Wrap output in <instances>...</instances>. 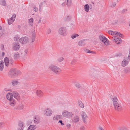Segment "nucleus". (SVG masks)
<instances>
[{
  "label": "nucleus",
  "mask_w": 130,
  "mask_h": 130,
  "mask_svg": "<svg viewBox=\"0 0 130 130\" xmlns=\"http://www.w3.org/2000/svg\"><path fill=\"white\" fill-rule=\"evenodd\" d=\"M19 83H20L18 81L16 80H14L12 82V84L13 86H15Z\"/></svg>",
  "instance_id": "7c9ffc66"
},
{
  "label": "nucleus",
  "mask_w": 130,
  "mask_h": 130,
  "mask_svg": "<svg viewBox=\"0 0 130 130\" xmlns=\"http://www.w3.org/2000/svg\"><path fill=\"white\" fill-rule=\"evenodd\" d=\"M52 111L49 108L45 109L44 111V114L47 116H51L52 114Z\"/></svg>",
  "instance_id": "9d476101"
},
{
  "label": "nucleus",
  "mask_w": 130,
  "mask_h": 130,
  "mask_svg": "<svg viewBox=\"0 0 130 130\" xmlns=\"http://www.w3.org/2000/svg\"><path fill=\"white\" fill-rule=\"evenodd\" d=\"M65 3H64V2L62 4V5L63 6H65Z\"/></svg>",
  "instance_id": "e2e57ef3"
},
{
  "label": "nucleus",
  "mask_w": 130,
  "mask_h": 130,
  "mask_svg": "<svg viewBox=\"0 0 130 130\" xmlns=\"http://www.w3.org/2000/svg\"><path fill=\"white\" fill-rule=\"evenodd\" d=\"M98 130H104L103 128L101 126H99L98 128Z\"/></svg>",
  "instance_id": "5fc2aeb1"
},
{
  "label": "nucleus",
  "mask_w": 130,
  "mask_h": 130,
  "mask_svg": "<svg viewBox=\"0 0 130 130\" xmlns=\"http://www.w3.org/2000/svg\"><path fill=\"white\" fill-rule=\"evenodd\" d=\"M86 52L88 53H92V52H93V51H90L88 49H86Z\"/></svg>",
  "instance_id": "a18cd8bd"
},
{
  "label": "nucleus",
  "mask_w": 130,
  "mask_h": 130,
  "mask_svg": "<svg viewBox=\"0 0 130 130\" xmlns=\"http://www.w3.org/2000/svg\"><path fill=\"white\" fill-rule=\"evenodd\" d=\"M113 105L115 110L118 111H121L122 108L121 105L119 104L118 103H114Z\"/></svg>",
  "instance_id": "39448f33"
},
{
  "label": "nucleus",
  "mask_w": 130,
  "mask_h": 130,
  "mask_svg": "<svg viewBox=\"0 0 130 130\" xmlns=\"http://www.w3.org/2000/svg\"><path fill=\"white\" fill-rule=\"evenodd\" d=\"M5 54V53L4 52H3L2 53V56H3Z\"/></svg>",
  "instance_id": "69168bd1"
},
{
  "label": "nucleus",
  "mask_w": 130,
  "mask_h": 130,
  "mask_svg": "<svg viewBox=\"0 0 130 130\" xmlns=\"http://www.w3.org/2000/svg\"><path fill=\"white\" fill-rule=\"evenodd\" d=\"M1 48L2 50H4V46L3 44H2L1 45Z\"/></svg>",
  "instance_id": "6e6d98bb"
},
{
  "label": "nucleus",
  "mask_w": 130,
  "mask_h": 130,
  "mask_svg": "<svg viewBox=\"0 0 130 130\" xmlns=\"http://www.w3.org/2000/svg\"><path fill=\"white\" fill-rule=\"evenodd\" d=\"M58 123H60L61 125L62 126H63L64 125V124L63 123L62 121L61 120H59Z\"/></svg>",
  "instance_id": "de8ad7c7"
},
{
  "label": "nucleus",
  "mask_w": 130,
  "mask_h": 130,
  "mask_svg": "<svg viewBox=\"0 0 130 130\" xmlns=\"http://www.w3.org/2000/svg\"><path fill=\"white\" fill-rule=\"evenodd\" d=\"M78 36L79 35L78 34H74L71 36V37L72 39H74L76 37Z\"/></svg>",
  "instance_id": "f704fd0d"
},
{
  "label": "nucleus",
  "mask_w": 130,
  "mask_h": 130,
  "mask_svg": "<svg viewBox=\"0 0 130 130\" xmlns=\"http://www.w3.org/2000/svg\"><path fill=\"white\" fill-rule=\"evenodd\" d=\"M115 33H113V34H115L117 36H118L120 37H122V35L120 33L118 32H115Z\"/></svg>",
  "instance_id": "ea45409f"
},
{
  "label": "nucleus",
  "mask_w": 130,
  "mask_h": 130,
  "mask_svg": "<svg viewBox=\"0 0 130 130\" xmlns=\"http://www.w3.org/2000/svg\"><path fill=\"white\" fill-rule=\"evenodd\" d=\"M4 124V123L2 122H0V128L2 127H3V125Z\"/></svg>",
  "instance_id": "864d4df0"
},
{
  "label": "nucleus",
  "mask_w": 130,
  "mask_h": 130,
  "mask_svg": "<svg viewBox=\"0 0 130 130\" xmlns=\"http://www.w3.org/2000/svg\"><path fill=\"white\" fill-rule=\"evenodd\" d=\"M4 62L2 61H1L0 63V70L2 71L4 68V65L3 64Z\"/></svg>",
  "instance_id": "cd10ccee"
},
{
  "label": "nucleus",
  "mask_w": 130,
  "mask_h": 130,
  "mask_svg": "<svg viewBox=\"0 0 130 130\" xmlns=\"http://www.w3.org/2000/svg\"><path fill=\"white\" fill-rule=\"evenodd\" d=\"M17 130H23V129L18 128Z\"/></svg>",
  "instance_id": "774afa93"
},
{
  "label": "nucleus",
  "mask_w": 130,
  "mask_h": 130,
  "mask_svg": "<svg viewBox=\"0 0 130 130\" xmlns=\"http://www.w3.org/2000/svg\"><path fill=\"white\" fill-rule=\"evenodd\" d=\"M41 20L40 19H39V21H38V23H41Z\"/></svg>",
  "instance_id": "0e129e2a"
},
{
  "label": "nucleus",
  "mask_w": 130,
  "mask_h": 130,
  "mask_svg": "<svg viewBox=\"0 0 130 130\" xmlns=\"http://www.w3.org/2000/svg\"><path fill=\"white\" fill-rule=\"evenodd\" d=\"M21 73V72L20 71L15 69L16 76L20 74Z\"/></svg>",
  "instance_id": "4c0bfd02"
},
{
  "label": "nucleus",
  "mask_w": 130,
  "mask_h": 130,
  "mask_svg": "<svg viewBox=\"0 0 130 130\" xmlns=\"http://www.w3.org/2000/svg\"><path fill=\"white\" fill-rule=\"evenodd\" d=\"M62 114L64 117L68 118L71 117L73 115V114L72 112H69L66 110H64Z\"/></svg>",
  "instance_id": "7ed1b4c3"
},
{
  "label": "nucleus",
  "mask_w": 130,
  "mask_h": 130,
  "mask_svg": "<svg viewBox=\"0 0 130 130\" xmlns=\"http://www.w3.org/2000/svg\"><path fill=\"white\" fill-rule=\"evenodd\" d=\"M71 125L70 124H68L67 125V127L68 129H69Z\"/></svg>",
  "instance_id": "8fccbe9b"
},
{
  "label": "nucleus",
  "mask_w": 130,
  "mask_h": 130,
  "mask_svg": "<svg viewBox=\"0 0 130 130\" xmlns=\"http://www.w3.org/2000/svg\"><path fill=\"white\" fill-rule=\"evenodd\" d=\"M71 17H70L67 16L65 17L64 19V21H69Z\"/></svg>",
  "instance_id": "72a5a7b5"
},
{
  "label": "nucleus",
  "mask_w": 130,
  "mask_h": 130,
  "mask_svg": "<svg viewBox=\"0 0 130 130\" xmlns=\"http://www.w3.org/2000/svg\"><path fill=\"white\" fill-rule=\"evenodd\" d=\"M77 62V60H74L72 61L71 64L72 65H75Z\"/></svg>",
  "instance_id": "58836bf2"
},
{
  "label": "nucleus",
  "mask_w": 130,
  "mask_h": 130,
  "mask_svg": "<svg viewBox=\"0 0 130 130\" xmlns=\"http://www.w3.org/2000/svg\"><path fill=\"white\" fill-rule=\"evenodd\" d=\"M9 101V104L11 106L14 107L15 106L16 104V100L14 98H12L11 100Z\"/></svg>",
  "instance_id": "2eb2a0df"
},
{
  "label": "nucleus",
  "mask_w": 130,
  "mask_h": 130,
  "mask_svg": "<svg viewBox=\"0 0 130 130\" xmlns=\"http://www.w3.org/2000/svg\"><path fill=\"white\" fill-rule=\"evenodd\" d=\"M119 130H126V129L124 127H121L120 128Z\"/></svg>",
  "instance_id": "4d7b16f0"
},
{
  "label": "nucleus",
  "mask_w": 130,
  "mask_h": 130,
  "mask_svg": "<svg viewBox=\"0 0 130 130\" xmlns=\"http://www.w3.org/2000/svg\"><path fill=\"white\" fill-rule=\"evenodd\" d=\"M2 5L5 6L6 4V2L5 0H2Z\"/></svg>",
  "instance_id": "a19ab883"
},
{
  "label": "nucleus",
  "mask_w": 130,
  "mask_h": 130,
  "mask_svg": "<svg viewBox=\"0 0 130 130\" xmlns=\"http://www.w3.org/2000/svg\"><path fill=\"white\" fill-rule=\"evenodd\" d=\"M124 71L126 73H129L130 72V68H127L125 69Z\"/></svg>",
  "instance_id": "c9c22d12"
},
{
  "label": "nucleus",
  "mask_w": 130,
  "mask_h": 130,
  "mask_svg": "<svg viewBox=\"0 0 130 130\" xmlns=\"http://www.w3.org/2000/svg\"><path fill=\"white\" fill-rule=\"evenodd\" d=\"M13 95L11 93H9L7 94L6 95V97L7 99L10 100L12 99L13 98Z\"/></svg>",
  "instance_id": "6ab92c4d"
},
{
  "label": "nucleus",
  "mask_w": 130,
  "mask_h": 130,
  "mask_svg": "<svg viewBox=\"0 0 130 130\" xmlns=\"http://www.w3.org/2000/svg\"><path fill=\"white\" fill-rule=\"evenodd\" d=\"M99 37L100 41L104 43L105 45H108V41L106 37L103 35H100Z\"/></svg>",
  "instance_id": "f03ea898"
},
{
  "label": "nucleus",
  "mask_w": 130,
  "mask_h": 130,
  "mask_svg": "<svg viewBox=\"0 0 130 130\" xmlns=\"http://www.w3.org/2000/svg\"><path fill=\"white\" fill-rule=\"evenodd\" d=\"M81 116L83 121L85 123H87L86 119L88 118V116L86 113L84 111H82L81 113Z\"/></svg>",
  "instance_id": "423d86ee"
},
{
  "label": "nucleus",
  "mask_w": 130,
  "mask_h": 130,
  "mask_svg": "<svg viewBox=\"0 0 130 130\" xmlns=\"http://www.w3.org/2000/svg\"><path fill=\"white\" fill-rule=\"evenodd\" d=\"M62 116L61 115H57L56 116H54L53 118V120H57L58 119L61 118Z\"/></svg>",
  "instance_id": "b1692460"
},
{
  "label": "nucleus",
  "mask_w": 130,
  "mask_h": 130,
  "mask_svg": "<svg viewBox=\"0 0 130 130\" xmlns=\"http://www.w3.org/2000/svg\"><path fill=\"white\" fill-rule=\"evenodd\" d=\"M20 56V54L18 52L15 53L14 55V57L15 59H17Z\"/></svg>",
  "instance_id": "bb28decb"
},
{
  "label": "nucleus",
  "mask_w": 130,
  "mask_h": 130,
  "mask_svg": "<svg viewBox=\"0 0 130 130\" xmlns=\"http://www.w3.org/2000/svg\"><path fill=\"white\" fill-rule=\"evenodd\" d=\"M84 7L85 11L87 12H88L89 8V7L88 4H86L84 6Z\"/></svg>",
  "instance_id": "c85d7f7f"
},
{
  "label": "nucleus",
  "mask_w": 130,
  "mask_h": 130,
  "mask_svg": "<svg viewBox=\"0 0 130 130\" xmlns=\"http://www.w3.org/2000/svg\"><path fill=\"white\" fill-rule=\"evenodd\" d=\"M38 8L36 7L34 8V10L36 12L38 11Z\"/></svg>",
  "instance_id": "603ef678"
},
{
  "label": "nucleus",
  "mask_w": 130,
  "mask_h": 130,
  "mask_svg": "<svg viewBox=\"0 0 130 130\" xmlns=\"http://www.w3.org/2000/svg\"><path fill=\"white\" fill-rule=\"evenodd\" d=\"M79 104L81 108H83L84 107V105L82 102H79Z\"/></svg>",
  "instance_id": "e433bc0d"
},
{
  "label": "nucleus",
  "mask_w": 130,
  "mask_h": 130,
  "mask_svg": "<svg viewBox=\"0 0 130 130\" xmlns=\"http://www.w3.org/2000/svg\"><path fill=\"white\" fill-rule=\"evenodd\" d=\"M108 34H110L111 35H112L113 34V33H114L113 32V31H111L110 30L108 32Z\"/></svg>",
  "instance_id": "09e8293b"
},
{
  "label": "nucleus",
  "mask_w": 130,
  "mask_h": 130,
  "mask_svg": "<svg viewBox=\"0 0 130 130\" xmlns=\"http://www.w3.org/2000/svg\"><path fill=\"white\" fill-rule=\"evenodd\" d=\"M64 58L63 57H61L58 59V60L59 62H61L63 60Z\"/></svg>",
  "instance_id": "79ce46f5"
},
{
  "label": "nucleus",
  "mask_w": 130,
  "mask_h": 130,
  "mask_svg": "<svg viewBox=\"0 0 130 130\" xmlns=\"http://www.w3.org/2000/svg\"><path fill=\"white\" fill-rule=\"evenodd\" d=\"M35 35L33 33L32 35V36L30 40V41L31 42H33L34 41L35 39Z\"/></svg>",
  "instance_id": "2f4dec72"
},
{
  "label": "nucleus",
  "mask_w": 130,
  "mask_h": 130,
  "mask_svg": "<svg viewBox=\"0 0 130 130\" xmlns=\"http://www.w3.org/2000/svg\"><path fill=\"white\" fill-rule=\"evenodd\" d=\"M36 94L39 97H41L43 95V93L40 90H37L36 91Z\"/></svg>",
  "instance_id": "5701e85b"
},
{
  "label": "nucleus",
  "mask_w": 130,
  "mask_h": 130,
  "mask_svg": "<svg viewBox=\"0 0 130 130\" xmlns=\"http://www.w3.org/2000/svg\"><path fill=\"white\" fill-rule=\"evenodd\" d=\"M85 127L84 126H81L80 128V130H84Z\"/></svg>",
  "instance_id": "bf43d9fd"
},
{
  "label": "nucleus",
  "mask_w": 130,
  "mask_h": 130,
  "mask_svg": "<svg viewBox=\"0 0 130 130\" xmlns=\"http://www.w3.org/2000/svg\"><path fill=\"white\" fill-rule=\"evenodd\" d=\"M74 85L77 88H80L81 87L80 84L79 82H74Z\"/></svg>",
  "instance_id": "a878e982"
},
{
  "label": "nucleus",
  "mask_w": 130,
  "mask_h": 130,
  "mask_svg": "<svg viewBox=\"0 0 130 130\" xmlns=\"http://www.w3.org/2000/svg\"><path fill=\"white\" fill-rule=\"evenodd\" d=\"M129 59L127 58H125L122 61V66L123 67H125L127 65L129 61Z\"/></svg>",
  "instance_id": "ddd939ff"
},
{
  "label": "nucleus",
  "mask_w": 130,
  "mask_h": 130,
  "mask_svg": "<svg viewBox=\"0 0 130 130\" xmlns=\"http://www.w3.org/2000/svg\"><path fill=\"white\" fill-rule=\"evenodd\" d=\"M129 54L128 55V57L127 58L128 59H129V60H130V49L129 50Z\"/></svg>",
  "instance_id": "052dcab7"
},
{
  "label": "nucleus",
  "mask_w": 130,
  "mask_h": 130,
  "mask_svg": "<svg viewBox=\"0 0 130 130\" xmlns=\"http://www.w3.org/2000/svg\"><path fill=\"white\" fill-rule=\"evenodd\" d=\"M28 52V50L27 49H26L25 50L24 53L26 55L27 54V53Z\"/></svg>",
  "instance_id": "13d9d810"
},
{
  "label": "nucleus",
  "mask_w": 130,
  "mask_h": 130,
  "mask_svg": "<svg viewBox=\"0 0 130 130\" xmlns=\"http://www.w3.org/2000/svg\"><path fill=\"white\" fill-rule=\"evenodd\" d=\"M20 43L22 44H25L29 42V39L27 37H25L21 38L19 40Z\"/></svg>",
  "instance_id": "6e6552de"
},
{
  "label": "nucleus",
  "mask_w": 130,
  "mask_h": 130,
  "mask_svg": "<svg viewBox=\"0 0 130 130\" xmlns=\"http://www.w3.org/2000/svg\"><path fill=\"white\" fill-rule=\"evenodd\" d=\"M79 120L80 119L79 116L76 115H75L72 119V121L75 123L78 122L79 121Z\"/></svg>",
  "instance_id": "4468645a"
},
{
  "label": "nucleus",
  "mask_w": 130,
  "mask_h": 130,
  "mask_svg": "<svg viewBox=\"0 0 130 130\" xmlns=\"http://www.w3.org/2000/svg\"><path fill=\"white\" fill-rule=\"evenodd\" d=\"M51 32V30L50 29H48L47 31V34H49Z\"/></svg>",
  "instance_id": "3c124183"
},
{
  "label": "nucleus",
  "mask_w": 130,
  "mask_h": 130,
  "mask_svg": "<svg viewBox=\"0 0 130 130\" xmlns=\"http://www.w3.org/2000/svg\"><path fill=\"white\" fill-rule=\"evenodd\" d=\"M9 64L12 65V62H11L10 61H9Z\"/></svg>",
  "instance_id": "338daca9"
},
{
  "label": "nucleus",
  "mask_w": 130,
  "mask_h": 130,
  "mask_svg": "<svg viewBox=\"0 0 130 130\" xmlns=\"http://www.w3.org/2000/svg\"><path fill=\"white\" fill-rule=\"evenodd\" d=\"M48 68L50 70L57 74L60 73L62 70L61 69L57 66L53 64H51L49 66Z\"/></svg>",
  "instance_id": "f257e3e1"
},
{
  "label": "nucleus",
  "mask_w": 130,
  "mask_h": 130,
  "mask_svg": "<svg viewBox=\"0 0 130 130\" xmlns=\"http://www.w3.org/2000/svg\"><path fill=\"white\" fill-rule=\"evenodd\" d=\"M16 17V14H13L11 17L8 20V23L9 25H10L14 22L15 19Z\"/></svg>",
  "instance_id": "1a4fd4ad"
},
{
  "label": "nucleus",
  "mask_w": 130,
  "mask_h": 130,
  "mask_svg": "<svg viewBox=\"0 0 130 130\" xmlns=\"http://www.w3.org/2000/svg\"><path fill=\"white\" fill-rule=\"evenodd\" d=\"M59 32L61 35L64 36H66L67 34L66 28L65 27H61L59 29Z\"/></svg>",
  "instance_id": "20e7f679"
},
{
  "label": "nucleus",
  "mask_w": 130,
  "mask_h": 130,
  "mask_svg": "<svg viewBox=\"0 0 130 130\" xmlns=\"http://www.w3.org/2000/svg\"><path fill=\"white\" fill-rule=\"evenodd\" d=\"M65 3L68 6H70L72 4L71 0H65Z\"/></svg>",
  "instance_id": "4be33fe9"
},
{
  "label": "nucleus",
  "mask_w": 130,
  "mask_h": 130,
  "mask_svg": "<svg viewBox=\"0 0 130 130\" xmlns=\"http://www.w3.org/2000/svg\"><path fill=\"white\" fill-rule=\"evenodd\" d=\"M85 40H82L79 41L78 43V45L80 46H84L86 44Z\"/></svg>",
  "instance_id": "f3484780"
},
{
  "label": "nucleus",
  "mask_w": 130,
  "mask_h": 130,
  "mask_svg": "<svg viewBox=\"0 0 130 130\" xmlns=\"http://www.w3.org/2000/svg\"><path fill=\"white\" fill-rule=\"evenodd\" d=\"M18 128L23 129L24 127L23 123L21 121H20L18 123Z\"/></svg>",
  "instance_id": "a211bd4d"
},
{
  "label": "nucleus",
  "mask_w": 130,
  "mask_h": 130,
  "mask_svg": "<svg viewBox=\"0 0 130 130\" xmlns=\"http://www.w3.org/2000/svg\"><path fill=\"white\" fill-rule=\"evenodd\" d=\"M13 97L15 98L18 101H19L20 98L19 93L15 91H14L13 92Z\"/></svg>",
  "instance_id": "f8f14e48"
},
{
  "label": "nucleus",
  "mask_w": 130,
  "mask_h": 130,
  "mask_svg": "<svg viewBox=\"0 0 130 130\" xmlns=\"http://www.w3.org/2000/svg\"><path fill=\"white\" fill-rule=\"evenodd\" d=\"M9 61L7 57H6L4 58V62L5 65L6 66H8L9 64Z\"/></svg>",
  "instance_id": "393cba45"
},
{
  "label": "nucleus",
  "mask_w": 130,
  "mask_h": 130,
  "mask_svg": "<svg viewBox=\"0 0 130 130\" xmlns=\"http://www.w3.org/2000/svg\"><path fill=\"white\" fill-rule=\"evenodd\" d=\"M116 5V4L115 3H112L111 5V6L112 7H115Z\"/></svg>",
  "instance_id": "49530a36"
},
{
  "label": "nucleus",
  "mask_w": 130,
  "mask_h": 130,
  "mask_svg": "<svg viewBox=\"0 0 130 130\" xmlns=\"http://www.w3.org/2000/svg\"><path fill=\"white\" fill-rule=\"evenodd\" d=\"M24 108V105L23 104H21L16 108H14V109H18L19 110H22Z\"/></svg>",
  "instance_id": "aec40b11"
},
{
  "label": "nucleus",
  "mask_w": 130,
  "mask_h": 130,
  "mask_svg": "<svg viewBox=\"0 0 130 130\" xmlns=\"http://www.w3.org/2000/svg\"><path fill=\"white\" fill-rule=\"evenodd\" d=\"M111 100L113 102V104L114 103H117V101L118 100L117 98L115 97L112 98H111Z\"/></svg>",
  "instance_id": "473e14b6"
},
{
  "label": "nucleus",
  "mask_w": 130,
  "mask_h": 130,
  "mask_svg": "<svg viewBox=\"0 0 130 130\" xmlns=\"http://www.w3.org/2000/svg\"><path fill=\"white\" fill-rule=\"evenodd\" d=\"M33 22V19L32 18H31L28 20V23H29V25L32 26Z\"/></svg>",
  "instance_id": "c756f323"
},
{
  "label": "nucleus",
  "mask_w": 130,
  "mask_h": 130,
  "mask_svg": "<svg viewBox=\"0 0 130 130\" xmlns=\"http://www.w3.org/2000/svg\"><path fill=\"white\" fill-rule=\"evenodd\" d=\"M34 121L35 123H38V120H37L36 118L35 117L34 119Z\"/></svg>",
  "instance_id": "37998d69"
},
{
  "label": "nucleus",
  "mask_w": 130,
  "mask_h": 130,
  "mask_svg": "<svg viewBox=\"0 0 130 130\" xmlns=\"http://www.w3.org/2000/svg\"><path fill=\"white\" fill-rule=\"evenodd\" d=\"M8 75L9 77L11 78L15 76V69L12 68L11 69L8 73Z\"/></svg>",
  "instance_id": "0eeeda50"
},
{
  "label": "nucleus",
  "mask_w": 130,
  "mask_h": 130,
  "mask_svg": "<svg viewBox=\"0 0 130 130\" xmlns=\"http://www.w3.org/2000/svg\"><path fill=\"white\" fill-rule=\"evenodd\" d=\"M127 11V9H124L122 11V13L124 14Z\"/></svg>",
  "instance_id": "c03bdc74"
},
{
  "label": "nucleus",
  "mask_w": 130,
  "mask_h": 130,
  "mask_svg": "<svg viewBox=\"0 0 130 130\" xmlns=\"http://www.w3.org/2000/svg\"><path fill=\"white\" fill-rule=\"evenodd\" d=\"M42 4H41H41H40L39 5V10H40L41 9V6H42Z\"/></svg>",
  "instance_id": "680f3d73"
},
{
  "label": "nucleus",
  "mask_w": 130,
  "mask_h": 130,
  "mask_svg": "<svg viewBox=\"0 0 130 130\" xmlns=\"http://www.w3.org/2000/svg\"><path fill=\"white\" fill-rule=\"evenodd\" d=\"M114 40L115 43L118 44H120L122 42V40L121 39V38L117 36L114 37Z\"/></svg>",
  "instance_id": "dca6fc26"
},
{
  "label": "nucleus",
  "mask_w": 130,
  "mask_h": 130,
  "mask_svg": "<svg viewBox=\"0 0 130 130\" xmlns=\"http://www.w3.org/2000/svg\"><path fill=\"white\" fill-rule=\"evenodd\" d=\"M20 47V44L18 43H13V48L15 51L18 50Z\"/></svg>",
  "instance_id": "9b49d317"
},
{
  "label": "nucleus",
  "mask_w": 130,
  "mask_h": 130,
  "mask_svg": "<svg viewBox=\"0 0 130 130\" xmlns=\"http://www.w3.org/2000/svg\"><path fill=\"white\" fill-rule=\"evenodd\" d=\"M37 128L36 126L35 125H31L30 126L27 130H35Z\"/></svg>",
  "instance_id": "412c9836"
}]
</instances>
